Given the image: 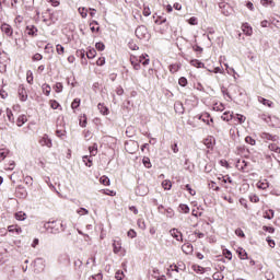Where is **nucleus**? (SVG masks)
I'll list each match as a JSON object with an SVG mask.
<instances>
[{"label": "nucleus", "instance_id": "f257e3e1", "mask_svg": "<svg viewBox=\"0 0 280 280\" xmlns=\"http://www.w3.org/2000/svg\"><path fill=\"white\" fill-rule=\"evenodd\" d=\"M136 36L140 40H150V33L148 32V27L145 25H140L136 28Z\"/></svg>", "mask_w": 280, "mask_h": 280}, {"label": "nucleus", "instance_id": "f03ea898", "mask_svg": "<svg viewBox=\"0 0 280 280\" xmlns=\"http://www.w3.org/2000/svg\"><path fill=\"white\" fill-rule=\"evenodd\" d=\"M57 222L56 221H49L47 223L44 224V228L47 231H50V233H52V235H57V233H60V228H56Z\"/></svg>", "mask_w": 280, "mask_h": 280}, {"label": "nucleus", "instance_id": "7ed1b4c3", "mask_svg": "<svg viewBox=\"0 0 280 280\" xmlns=\"http://www.w3.org/2000/svg\"><path fill=\"white\" fill-rule=\"evenodd\" d=\"M15 196L16 198H27V189H25V187L22 185L18 186L15 188Z\"/></svg>", "mask_w": 280, "mask_h": 280}, {"label": "nucleus", "instance_id": "20e7f679", "mask_svg": "<svg viewBox=\"0 0 280 280\" xmlns=\"http://www.w3.org/2000/svg\"><path fill=\"white\" fill-rule=\"evenodd\" d=\"M203 145L208 148L209 150H213V147L215 145V138L213 136H209L203 140Z\"/></svg>", "mask_w": 280, "mask_h": 280}, {"label": "nucleus", "instance_id": "39448f33", "mask_svg": "<svg viewBox=\"0 0 280 280\" xmlns=\"http://www.w3.org/2000/svg\"><path fill=\"white\" fill-rule=\"evenodd\" d=\"M18 94H19L21 102H27V91L25 90L24 85L19 86Z\"/></svg>", "mask_w": 280, "mask_h": 280}, {"label": "nucleus", "instance_id": "423d86ee", "mask_svg": "<svg viewBox=\"0 0 280 280\" xmlns=\"http://www.w3.org/2000/svg\"><path fill=\"white\" fill-rule=\"evenodd\" d=\"M199 119L203 121V124H207V126H211V124H213V118H211L209 113L199 115Z\"/></svg>", "mask_w": 280, "mask_h": 280}, {"label": "nucleus", "instance_id": "0eeeda50", "mask_svg": "<svg viewBox=\"0 0 280 280\" xmlns=\"http://www.w3.org/2000/svg\"><path fill=\"white\" fill-rule=\"evenodd\" d=\"M26 34L27 36H38V28L34 25H27L26 26Z\"/></svg>", "mask_w": 280, "mask_h": 280}, {"label": "nucleus", "instance_id": "6e6552de", "mask_svg": "<svg viewBox=\"0 0 280 280\" xmlns=\"http://www.w3.org/2000/svg\"><path fill=\"white\" fill-rule=\"evenodd\" d=\"M170 234L172 235V237H174V240H176L177 242H183V233H180L177 229H172L170 231Z\"/></svg>", "mask_w": 280, "mask_h": 280}, {"label": "nucleus", "instance_id": "1a4fd4ad", "mask_svg": "<svg viewBox=\"0 0 280 280\" xmlns=\"http://www.w3.org/2000/svg\"><path fill=\"white\" fill-rule=\"evenodd\" d=\"M1 32H3V34H5L7 36H12L14 34L12 26L5 23L1 25Z\"/></svg>", "mask_w": 280, "mask_h": 280}, {"label": "nucleus", "instance_id": "9d476101", "mask_svg": "<svg viewBox=\"0 0 280 280\" xmlns=\"http://www.w3.org/2000/svg\"><path fill=\"white\" fill-rule=\"evenodd\" d=\"M260 137L262 139H265L266 141H279V136H277V135L272 136L268 132H261Z\"/></svg>", "mask_w": 280, "mask_h": 280}, {"label": "nucleus", "instance_id": "9b49d317", "mask_svg": "<svg viewBox=\"0 0 280 280\" xmlns=\"http://www.w3.org/2000/svg\"><path fill=\"white\" fill-rule=\"evenodd\" d=\"M40 145H46V148H51L52 142L51 138L48 135H44L43 138L39 140Z\"/></svg>", "mask_w": 280, "mask_h": 280}, {"label": "nucleus", "instance_id": "f8f14e48", "mask_svg": "<svg viewBox=\"0 0 280 280\" xmlns=\"http://www.w3.org/2000/svg\"><path fill=\"white\" fill-rule=\"evenodd\" d=\"M182 250L185 255H191V253H194V245H191V243H185L182 246Z\"/></svg>", "mask_w": 280, "mask_h": 280}, {"label": "nucleus", "instance_id": "ddd939ff", "mask_svg": "<svg viewBox=\"0 0 280 280\" xmlns=\"http://www.w3.org/2000/svg\"><path fill=\"white\" fill-rule=\"evenodd\" d=\"M232 120L236 121V124H244V121H246V116L242 114H233Z\"/></svg>", "mask_w": 280, "mask_h": 280}, {"label": "nucleus", "instance_id": "4468645a", "mask_svg": "<svg viewBox=\"0 0 280 280\" xmlns=\"http://www.w3.org/2000/svg\"><path fill=\"white\" fill-rule=\"evenodd\" d=\"M97 108H98L101 115H108L110 113V110L108 109V107L106 105H104V103H98Z\"/></svg>", "mask_w": 280, "mask_h": 280}, {"label": "nucleus", "instance_id": "2eb2a0df", "mask_svg": "<svg viewBox=\"0 0 280 280\" xmlns=\"http://www.w3.org/2000/svg\"><path fill=\"white\" fill-rule=\"evenodd\" d=\"M240 259H248V253L246 252V249L238 247L236 250Z\"/></svg>", "mask_w": 280, "mask_h": 280}, {"label": "nucleus", "instance_id": "dca6fc26", "mask_svg": "<svg viewBox=\"0 0 280 280\" xmlns=\"http://www.w3.org/2000/svg\"><path fill=\"white\" fill-rule=\"evenodd\" d=\"M138 62H140L141 65H143V67H148V65H150V59L148 58V54L141 55L139 57Z\"/></svg>", "mask_w": 280, "mask_h": 280}, {"label": "nucleus", "instance_id": "f3484780", "mask_svg": "<svg viewBox=\"0 0 280 280\" xmlns=\"http://www.w3.org/2000/svg\"><path fill=\"white\" fill-rule=\"evenodd\" d=\"M113 250H114L115 255L120 253V250H121V241H114Z\"/></svg>", "mask_w": 280, "mask_h": 280}, {"label": "nucleus", "instance_id": "a211bd4d", "mask_svg": "<svg viewBox=\"0 0 280 280\" xmlns=\"http://www.w3.org/2000/svg\"><path fill=\"white\" fill-rule=\"evenodd\" d=\"M42 90H43V93L44 95H46L47 97H49V95L51 94V85L47 84V83H44L42 85Z\"/></svg>", "mask_w": 280, "mask_h": 280}, {"label": "nucleus", "instance_id": "6ab92c4d", "mask_svg": "<svg viewBox=\"0 0 280 280\" xmlns=\"http://www.w3.org/2000/svg\"><path fill=\"white\" fill-rule=\"evenodd\" d=\"M258 102L264 106H268V108H272V101L264 98L261 96L258 97Z\"/></svg>", "mask_w": 280, "mask_h": 280}, {"label": "nucleus", "instance_id": "aec40b11", "mask_svg": "<svg viewBox=\"0 0 280 280\" xmlns=\"http://www.w3.org/2000/svg\"><path fill=\"white\" fill-rule=\"evenodd\" d=\"M190 65L192 67H196L197 69H205V65L202 63V61H200L198 59L190 60Z\"/></svg>", "mask_w": 280, "mask_h": 280}, {"label": "nucleus", "instance_id": "412c9836", "mask_svg": "<svg viewBox=\"0 0 280 280\" xmlns=\"http://www.w3.org/2000/svg\"><path fill=\"white\" fill-rule=\"evenodd\" d=\"M236 167H238V170H241V172H244V170H246V167H248V162H246V160L243 161H237Z\"/></svg>", "mask_w": 280, "mask_h": 280}, {"label": "nucleus", "instance_id": "4be33fe9", "mask_svg": "<svg viewBox=\"0 0 280 280\" xmlns=\"http://www.w3.org/2000/svg\"><path fill=\"white\" fill-rule=\"evenodd\" d=\"M221 119L223 121H231V120H233V112L232 113L231 112L223 113V115L221 116Z\"/></svg>", "mask_w": 280, "mask_h": 280}, {"label": "nucleus", "instance_id": "5701e85b", "mask_svg": "<svg viewBox=\"0 0 280 280\" xmlns=\"http://www.w3.org/2000/svg\"><path fill=\"white\" fill-rule=\"evenodd\" d=\"M26 121H27V116L21 115V116H19V118L16 120V126H19V128H21V126H23Z\"/></svg>", "mask_w": 280, "mask_h": 280}, {"label": "nucleus", "instance_id": "b1692460", "mask_svg": "<svg viewBox=\"0 0 280 280\" xmlns=\"http://www.w3.org/2000/svg\"><path fill=\"white\" fill-rule=\"evenodd\" d=\"M26 218H27V214L23 211L15 213V219L19 220L20 222H23L24 220H26Z\"/></svg>", "mask_w": 280, "mask_h": 280}, {"label": "nucleus", "instance_id": "393cba45", "mask_svg": "<svg viewBox=\"0 0 280 280\" xmlns=\"http://www.w3.org/2000/svg\"><path fill=\"white\" fill-rule=\"evenodd\" d=\"M168 69H170L171 73H178V71L180 69V65H178V63L170 65Z\"/></svg>", "mask_w": 280, "mask_h": 280}, {"label": "nucleus", "instance_id": "a878e982", "mask_svg": "<svg viewBox=\"0 0 280 280\" xmlns=\"http://www.w3.org/2000/svg\"><path fill=\"white\" fill-rule=\"evenodd\" d=\"M83 163L86 165V167L93 166V159H91V155H84L83 156Z\"/></svg>", "mask_w": 280, "mask_h": 280}, {"label": "nucleus", "instance_id": "bb28decb", "mask_svg": "<svg viewBox=\"0 0 280 280\" xmlns=\"http://www.w3.org/2000/svg\"><path fill=\"white\" fill-rule=\"evenodd\" d=\"M26 82L28 84H34V73L32 72V70H27L26 72Z\"/></svg>", "mask_w": 280, "mask_h": 280}, {"label": "nucleus", "instance_id": "cd10ccee", "mask_svg": "<svg viewBox=\"0 0 280 280\" xmlns=\"http://www.w3.org/2000/svg\"><path fill=\"white\" fill-rule=\"evenodd\" d=\"M142 165H144V167H147V170H151L152 167V162L150 161V158L144 156L142 159Z\"/></svg>", "mask_w": 280, "mask_h": 280}, {"label": "nucleus", "instance_id": "c85d7f7f", "mask_svg": "<svg viewBox=\"0 0 280 280\" xmlns=\"http://www.w3.org/2000/svg\"><path fill=\"white\" fill-rule=\"evenodd\" d=\"M270 126L272 128H280V120L276 116L271 118Z\"/></svg>", "mask_w": 280, "mask_h": 280}, {"label": "nucleus", "instance_id": "c756f323", "mask_svg": "<svg viewBox=\"0 0 280 280\" xmlns=\"http://www.w3.org/2000/svg\"><path fill=\"white\" fill-rule=\"evenodd\" d=\"M95 56H97V51L95 50V48H91L86 52V58H89V60H93V58H95Z\"/></svg>", "mask_w": 280, "mask_h": 280}, {"label": "nucleus", "instance_id": "7c9ffc66", "mask_svg": "<svg viewBox=\"0 0 280 280\" xmlns=\"http://www.w3.org/2000/svg\"><path fill=\"white\" fill-rule=\"evenodd\" d=\"M269 150L271 152H276V154H280V147L277 145V143H270L269 144Z\"/></svg>", "mask_w": 280, "mask_h": 280}, {"label": "nucleus", "instance_id": "2f4dec72", "mask_svg": "<svg viewBox=\"0 0 280 280\" xmlns=\"http://www.w3.org/2000/svg\"><path fill=\"white\" fill-rule=\"evenodd\" d=\"M89 152L91 156H96L97 155V143H94L92 147H89Z\"/></svg>", "mask_w": 280, "mask_h": 280}, {"label": "nucleus", "instance_id": "473e14b6", "mask_svg": "<svg viewBox=\"0 0 280 280\" xmlns=\"http://www.w3.org/2000/svg\"><path fill=\"white\" fill-rule=\"evenodd\" d=\"M178 209H179L180 213H189V206L188 205L180 203Z\"/></svg>", "mask_w": 280, "mask_h": 280}, {"label": "nucleus", "instance_id": "72a5a7b5", "mask_svg": "<svg viewBox=\"0 0 280 280\" xmlns=\"http://www.w3.org/2000/svg\"><path fill=\"white\" fill-rule=\"evenodd\" d=\"M8 154H10V151L8 149H0V162L4 161Z\"/></svg>", "mask_w": 280, "mask_h": 280}, {"label": "nucleus", "instance_id": "f704fd0d", "mask_svg": "<svg viewBox=\"0 0 280 280\" xmlns=\"http://www.w3.org/2000/svg\"><path fill=\"white\" fill-rule=\"evenodd\" d=\"M100 183H101V185H105V187H108V185H110V178H108L106 176H102L100 178Z\"/></svg>", "mask_w": 280, "mask_h": 280}, {"label": "nucleus", "instance_id": "c9c22d12", "mask_svg": "<svg viewBox=\"0 0 280 280\" xmlns=\"http://www.w3.org/2000/svg\"><path fill=\"white\" fill-rule=\"evenodd\" d=\"M54 91H56L57 93H62V89H65V86L62 85L61 82H58L56 83L54 86H52Z\"/></svg>", "mask_w": 280, "mask_h": 280}, {"label": "nucleus", "instance_id": "e433bc0d", "mask_svg": "<svg viewBox=\"0 0 280 280\" xmlns=\"http://www.w3.org/2000/svg\"><path fill=\"white\" fill-rule=\"evenodd\" d=\"M80 102H81L80 98H74L72 101V103H71L72 110H75V109L80 108Z\"/></svg>", "mask_w": 280, "mask_h": 280}, {"label": "nucleus", "instance_id": "4c0bfd02", "mask_svg": "<svg viewBox=\"0 0 280 280\" xmlns=\"http://www.w3.org/2000/svg\"><path fill=\"white\" fill-rule=\"evenodd\" d=\"M75 56L78 58H81V60H84V58L86 57V51L84 49H79L77 50Z\"/></svg>", "mask_w": 280, "mask_h": 280}, {"label": "nucleus", "instance_id": "58836bf2", "mask_svg": "<svg viewBox=\"0 0 280 280\" xmlns=\"http://www.w3.org/2000/svg\"><path fill=\"white\" fill-rule=\"evenodd\" d=\"M7 117L11 124H14V114H12V109L7 108Z\"/></svg>", "mask_w": 280, "mask_h": 280}, {"label": "nucleus", "instance_id": "ea45409f", "mask_svg": "<svg viewBox=\"0 0 280 280\" xmlns=\"http://www.w3.org/2000/svg\"><path fill=\"white\" fill-rule=\"evenodd\" d=\"M162 187H163V189H165L166 191H170V189H172V182H170V180H164V182H162Z\"/></svg>", "mask_w": 280, "mask_h": 280}, {"label": "nucleus", "instance_id": "a19ab883", "mask_svg": "<svg viewBox=\"0 0 280 280\" xmlns=\"http://www.w3.org/2000/svg\"><path fill=\"white\" fill-rule=\"evenodd\" d=\"M79 126H81V128H86V115L80 117Z\"/></svg>", "mask_w": 280, "mask_h": 280}, {"label": "nucleus", "instance_id": "79ce46f5", "mask_svg": "<svg viewBox=\"0 0 280 280\" xmlns=\"http://www.w3.org/2000/svg\"><path fill=\"white\" fill-rule=\"evenodd\" d=\"M78 11H79V14L82 16V19H86V16H89L86 8H79Z\"/></svg>", "mask_w": 280, "mask_h": 280}, {"label": "nucleus", "instance_id": "37998d69", "mask_svg": "<svg viewBox=\"0 0 280 280\" xmlns=\"http://www.w3.org/2000/svg\"><path fill=\"white\" fill-rule=\"evenodd\" d=\"M208 187L210 189H213L214 191H220V186H217L215 182L211 180L209 184H208Z\"/></svg>", "mask_w": 280, "mask_h": 280}, {"label": "nucleus", "instance_id": "c03bdc74", "mask_svg": "<svg viewBox=\"0 0 280 280\" xmlns=\"http://www.w3.org/2000/svg\"><path fill=\"white\" fill-rule=\"evenodd\" d=\"M95 48L97 49V51H104V49H106V45H104V43L102 42H97L95 44Z\"/></svg>", "mask_w": 280, "mask_h": 280}, {"label": "nucleus", "instance_id": "a18cd8bd", "mask_svg": "<svg viewBox=\"0 0 280 280\" xmlns=\"http://www.w3.org/2000/svg\"><path fill=\"white\" fill-rule=\"evenodd\" d=\"M50 107H51L54 110H58V108H60V103H58L56 100H51V101H50Z\"/></svg>", "mask_w": 280, "mask_h": 280}, {"label": "nucleus", "instance_id": "49530a36", "mask_svg": "<svg viewBox=\"0 0 280 280\" xmlns=\"http://www.w3.org/2000/svg\"><path fill=\"white\" fill-rule=\"evenodd\" d=\"M223 255H224L225 259H229V261H231V259H233V253H231V250H229V249H224Z\"/></svg>", "mask_w": 280, "mask_h": 280}, {"label": "nucleus", "instance_id": "de8ad7c7", "mask_svg": "<svg viewBox=\"0 0 280 280\" xmlns=\"http://www.w3.org/2000/svg\"><path fill=\"white\" fill-rule=\"evenodd\" d=\"M192 270H195V272H200L201 275H205V268L201 266L194 265Z\"/></svg>", "mask_w": 280, "mask_h": 280}, {"label": "nucleus", "instance_id": "09e8293b", "mask_svg": "<svg viewBox=\"0 0 280 280\" xmlns=\"http://www.w3.org/2000/svg\"><path fill=\"white\" fill-rule=\"evenodd\" d=\"M265 218L267 220H272V218H275V210L270 209L269 211H267Z\"/></svg>", "mask_w": 280, "mask_h": 280}, {"label": "nucleus", "instance_id": "8fccbe9b", "mask_svg": "<svg viewBox=\"0 0 280 280\" xmlns=\"http://www.w3.org/2000/svg\"><path fill=\"white\" fill-rule=\"evenodd\" d=\"M245 142L248 143L249 145H255V143H257V141L255 139H253V137L247 136L245 138Z\"/></svg>", "mask_w": 280, "mask_h": 280}, {"label": "nucleus", "instance_id": "3c124183", "mask_svg": "<svg viewBox=\"0 0 280 280\" xmlns=\"http://www.w3.org/2000/svg\"><path fill=\"white\" fill-rule=\"evenodd\" d=\"M56 51H57V54H59V56H62V54H65V46L58 44L56 46Z\"/></svg>", "mask_w": 280, "mask_h": 280}, {"label": "nucleus", "instance_id": "603ef678", "mask_svg": "<svg viewBox=\"0 0 280 280\" xmlns=\"http://www.w3.org/2000/svg\"><path fill=\"white\" fill-rule=\"evenodd\" d=\"M257 187H258V189H268V187H269V184H268V182H259L258 184H257Z\"/></svg>", "mask_w": 280, "mask_h": 280}, {"label": "nucleus", "instance_id": "864d4df0", "mask_svg": "<svg viewBox=\"0 0 280 280\" xmlns=\"http://www.w3.org/2000/svg\"><path fill=\"white\" fill-rule=\"evenodd\" d=\"M212 278L214 280H224V275H222V272H214Z\"/></svg>", "mask_w": 280, "mask_h": 280}, {"label": "nucleus", "instance_id": "5fc2aeb1", "mask_svg": "<svg viewBox=\"0 0 280 280\" xmlns=\"http://www.w3.org/2000/svg\"><path fill=\"white\" fill-rule=\"evenodd\" d=\"M175 110H176V113H184V108H183V103H176L175 104Z\"/></svg>", "mask_w": 280, "mask_h": 280}, {"label": "nucleus", "instance_id": "6e6d98bb", "mask_svg": "<svg viewBox=\"0 0 280 280\" xmlns=\"http://www.w3.org/2000/svg\"><path fill=\"white\" fill-rule=\"evenodd\" d=\"M185 189H186V191H188V192L190 194V196H196V190H194V189L191 188V185L187 184V185L185 186Z\"/></svg>", "mask_w": 280, "mask_h": 280}, {"label": "nucleus", "instance_id": "4d7b16f0", "mask_svg": "<svg viewBox=\"0 0 280 280\" xmlns=\"http://www.w3.org/2000/svg\"><path fill=\"white\" fill-rule=\"evenodd\" d=\"M128 47L132 51H137L139 49V46H137V44H135V42H129Z\"/></svg>", "mask_w": 280, "mask_h": 280}, {"label": "nucleus", "instance_id": "13d9d810", "mask_svg": "<svg viewBox=\"0 0 280 280\" xmlns=\"http://www.w3.org/2000/svg\"><path fill=\"white\" fill-rule=\"evenodd\" d=\"M115 279L124 280V271H121V270L116 271Z\"/></svg>", "mask_w": 280, "mask_h": 280}, {"label": "nucleus", "instance_id": "bf43d9fd", "mask_svg": "<svg viewBox=\"0 0 280 280\" xmlns=\"http://www.w3.org/2000/svg\"><path fill=\"white\" fill-rule=\"evenodd\" d=\"M138 226H139V229H141L142 231H145V221H143V219H139V220H138Z\"/></svg>", "mask_w": 280, "mask_h": 280}, {"label": "nucleus", "instance_id": "052dcab7", "mask_svg": "<svg viewBox=\"0 0 280 280\" xmlns=\"http://www.w3.org/2000/svg\"><path fill=\"white\" fill-rule=\"evenodd\" d=\"M127 235H128V237H130L131 240H135V237H137V232L131 229V230H129V231L127 232Z\"/></svg>", "mask_w": 280, "mask_h": 280}, {"label": "nucleus", "instance_id": "680f3d73", "mask_svg": "<svg viewBox=\"0 0 280 280\" xmlns=\"http://www.w3.org/2000/svg\"><path fill=\"white\" fill-rule=\"evenodd\" d=\"M235 235H237V237H246V234H244V231L240 228L235 230Z\"/></svg>", "mask_w": 280, "mask_h": 280}, {"label": "nucleus", "instance_id": "e2e57ef3", "mask_svg": "<svg viewBox=\"0 0 280 280\" xmlns=\"http://www.w3.org/2000/svg\"><path fill=\"white\" fill-rule=\"evenodd\" d=\"M178 84H179V86H186L187 85V78H185V77L179 78Z\"/></svg>", "mask_w": 280, "mask_h": 280}, {"label": "nucleus", "instance_id": "0e129e2a", "mask_svg": "<svg viewBox=\"0 0 280 280\" xmlns=\"http://www.w3.org/2000/svg\"><path fill=\"white\" fill-rule=\"evenodd\" d=\"M261 5L268 7L273 5L275 1L272 0H260Z\"/></svg>", "mask_w": 280, "mask_h": 280}, {"label": "nucleus", "instance_id": "69168bd1", "mask_svg": "<svg viewBox=\"0 0 280 280\" xmlns=\"http://www.w3.org/2000/svg\"><path fill=\"white\" fill-rule=\"evenodd\" d=\"M167 218H174V209L167 208L165 209Z\"/></svg>", "mask_w": 280, "mask_h": 280}, {"label": "nucleus", "instance_id": "338daca9", "mask_svg": "<svg viewBox=\"0 0 280 280\" xmlns=\"http://www.w3.org/2000/svg\"><path fill=\"white\" fill-rule=\"evenodd\" d=\"M189 25H196L198 23V18L192 16L188 20Z\"/></svg>", "mask_w": 280, "mask_h": 280}, {"label": "nucleus", "instance_id": "774afa93", "mask_svg": "<svg viewBox=\"0 0 280 280\" xmlns=\"http://www.w3.org/2000/svg\"><path fill=\"white\" fill-rule=\"evenodd\" d=\"M194 51H196V54H202L203 49L202 47L195 45L192 46Z\"/></svg>", "mask_w": 280, "mask_h": 280}]
</instances>
